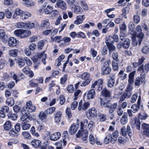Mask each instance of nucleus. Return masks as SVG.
Here are the masks:
<instances>
[{"label": "nucleus", "mask_w": 149, "mask_h": 149, "mask_svg": "<svg viewBox=\"0 0 149 149\" xmlns=\"http://www.w3.org/2000/svg\"><path fill=\"white\" fill-rule=\"evenodd\" d=\"M14 33L16 36L23 38L30 35L31 32L29 30L18 29L15 30L14 32Z\"/></svg>", "instance_id": "1"}, {"label": "nucleus", "mask_w": 149, "mask_h": 149, "mask_svg": "<svg viewBox=\"0 0 149 149\" xmlns=\"http://www.w3.org/2000/svg\"><path fill=\"white\" fill-rule=\"evenodd\" d=\"M110 60H109L105 62L101 68V74L103 75L109 74L111 70V68L109 66Z\"/></svg>", "instance_id": "2"}, {"label": "nucleus", "mask_w": 149, "mask_h": 149, "mask_svg": "<svg viewBox=\"0 0 149 149\" xmlns=\"http://www.w3.org/2000/svg\"><path fill=\"white\" fill-rule=\"evenodd\" d=\"M103 82L102 79H100L97 80L95 81L94 82H92L91 86V88H95L96 86L97 87V90L98 91H101L103 87L102 85Z\"/></svg>", "instance_id": "3"}, {"label": "nucleus", "mask_w": 149, "mask_h": 149, "mask_svg": "<svg viewBox=\"0 0 149 149\" xmlns=\"http://www.w3.org/2000/svg\"><path fill=\"white\" fill-rule=\"evenodd\" d=\"M97 115V110L93 107L89 109L86 113V116L88 118L95 117Z\"/></svg>", "instance_id": "4"}, {"label": "nucleus", "mask_w": 149, "mask_h": 149, "mask_svg": "<svg viewBox=\"0 0 149 149\" xmlns=\"http://www.w3.org/2000/svg\"><path fill=\"white\" fill-rule=\"evenodd\" d=\"M36 110V107L32 104L31 101L29 100L26 102V111L29 113L35 112Z\"/></svg>", "instance_id": "5"}, {"label": "nucleus", "mask_w": 149, "mask_h": 149, "mask_svg": "<svg viewBox=\"0 0 149 149\" xmlns=\"http://www.w3.org/2000/svg\"><path fill=\"white\" fill-rule=\"evenodd\" d=\"M39 58H42V62L43 64L45 65L46 64V54L45 53V52L43 53H41L38 56H34L33 58V60L34 62L37 61L38 59Z\"/></svg>", "instance_id": "6"}, {"label": "nucleus", "mask_w": 149, "mask_h": 149, "mask_svg": "<svg viewBox=\"0 0 149 149\" xmlns=\"http://www.w3.org/2000/svg\"><path fill=\"white\" fill-rule=\"evenodd\" d=\"M82 133L81 132V131L79 130L78 133L77 134L76 136L77 138H79L80 136L84 141H86L88 137V132L87 130H83L82 131Z\"/></svg>", "instance_id": "7"}, {"label": "nucleus", "mask_w": 149, "mask_h": 149, "mask_svg": "<svg viewBox=\"0 0 149 149\" xmlns=\"http://www.w3.org/2000/svg\"><path fill=\"white\" fill-rule=\"evenodd\" d=\"M82 103V101L81 100L79 103L78 107V109L79 110H85L90 106V104L88 102H85L83 104Z\"/></svg>", "instance_id": "8"}, {"label": "nucleus", "mask_w": 149, "mask_h": 149, "mask_svg": "<svg viewBox=\"0 0 149 149\" xmlns=\"http://www.w3.org/2000/svg\"><path fill=\"white\" fill-rule=\"evenodd\" d=\"M135 33L136 36H137L139 38L142 39L144 37V34L142 32V29L140 25H139L136 27Z\"/></svg>", "instance_id": "9"}, {"label": "nucleus", "mask_w": 149, "mask_h": 149, "mask_svg": "<svg viewBox=\"0 0 149 149\" xmlns=\"http://www.w3.org/2000/svg\"><path fill=\"white\" fill-rule=\"evenodd\" d=\"M141 77H138L135 79L134 85L135 86H139L140 85V83H143L145 81L146 75L143 74Z\"/></svg>", "instance_id": "10"}, {"label": "nucleus", "mask_w": 149, "mask_h": 149, "mask_svg": "<svg viewBox=\"0 0 149 149\" xmlns=\"http://www.w3.org/2000/svg\"><path fill=\"white\" fill-rule=\"evenodd\" d=\"M141 128L143 130L144 135L149 137V124L143 123L141 125Z\"/></svg>", "instance_id": "11"}, {"label": "nucleus", "mask_w": 149, "mask_h": 149, "mask_svg": "<svg viewBox=\"0 0 149 149\" xmlns=\"http://www.w3.org/2000/svg\"><path fill=\"white\" fill-rule=\"evenodd\" d=\"M128 27L129 29V33L134 36H136V33L134 31L135 27L133 22H129Z\"/></svg>", "instance_id": "12"}, {"label": "nucleus", "mask_w": 149, "mask_h": 149, "mask_svg": "<svg viewBox=\"0 0 149 149\" xmlns=\"http://www.w3.org/2000/svg\"><path fill=\"white\" fill-rule=\"evenodd\" d=\"M141 96H139L137 104H134L132 106L131 108L133 109V113L136 112L139 108L140 104Z\"/></svg>", "instance_id": "13"}, {"label": "nucleus", "mask_w": 149, "mask_h": 149, "mask_svg": "<svg viewBox=\"0 0 149 149\" xmlns=\"http://www.w3.org/2000/svg\"><path fill=\"white\" fill-rule=\"evenodd\" d=\"M71 9L73 11L77 14H80L83 12L82 8L77 5L72 6Z\"/></svg>", "instance_id": "14"}, {"label": "nucleus", "mask_w": 149, "mask_h": 149, "mask_svg": "<svg viewBox=\"0 0 149 149\" xmlns=\"http://www.w3.org/2000/svg\"><path fill=\"white\" fill-rule=\"evenodd\" d=\"M22 72L24 74L28 75L29 77H32L34 76L33 72L27 66L24 67L22 70Z\"/></svg>", "instance_id": "15"}, {"label": "nucleus", "mask_w": 149, "mask_h": 149, "mask_svg": "<svg viewBox=\"0 0 149 149\" xmlns=\"http://www.w3.org/2000/svg\"><path fill=\"white\" fill-rule=\"evenodd\" d=\"M79 127V125L78 124L72 125L69 130V133L71 134H74L78 130Z\"/></svg>", "instance_id": "16"}, {"label": "nucleus", "mask_w": 149, "mask_h": 149, "mask_svg": "<svg viewBox=\"0 0 149 149\" xmlns=\"http://www.w3.org/2000/svg\"><path fill=\"white\" fill-rule=\"evenodd\" d=\"M8 36L6 34L5 31L2 29H0V39L4 42H6Z\"/></svg>", "instance_id": "17"}, {"label": "nucleus", "mask_w": 149, "mask_h": 149, "mask_svg": "<svg viewBox=\"0 0 149 149\" xmlns=\"http://www.w3.org/2000/svg\"><path fill=\"white\" fill-rule=\"evenodd\" d=\"M57 6L63 10H65L67 8L66 3L61 0H58L56 3Z\"/></svg>", "instance_id": "18"}, {"label": "nucleus", "mask_w": 149, "mask_h": 149, "mask_svg": "<svg viewBox=\"0 0 149 149\" xmlns=\"http://www.w3.org/2000/svg\"><path fill=\"white\" fill-rule=\"evenodd\" d=\"M91 89L89 91L87 95V97L89 100L93 99L95 95V92L94 88H91Z\"/></svg>", "instance_id": "19"}, {"label": "nucleus", "mask_w": 149, "mask_h": 149, "mask_svg": "<svg viewBox=\"0 0 149 149\" xmlns=\"http://www.w3.org/2000/svg\"><path fill=\"white\" fill-rule=\"evenodd\" d=\"M62 116V113L60 111H57L54 114V120L56 123H58L60 122Z\"/></svg>", "instance_id": "20"}, {"label": "nucleus", "mask_w": 149, "mask_h": 149, "mask_svg": "<svg viewBox=\"0 0 149 149\" xmlns=\"http://www.w3.org/2000/svg\"><path fill=\"white\" fill-rule=\"evenodd\" d=\"M31 143L35 148H38L40 146L41 142L39 140L34 139L31 141Z\"/></svg>", "instance_id": "21"}, {"label": "nucleus", "mask_w": 149, "mask_h": 149, "mask_svg": "<svg viewBox=\"0 0 149 149\" xmlns=\"http://www.w3.org/2000/svg\"><path fill=\"white\" fill-rule=\"evenodd\" d=\"M61 136V134L59 132L52 134L50 136V139L52 141H56L59 139Z\"/></svg>", "instance_id": "22"}, {"label": "nucleus", "mask_w": 149, "mask_h": 149, "mask_svg": "<svg viewBox=\"0 0 149 149\" xmlns=\"http://www.w3.org/2000/svg\"><path fill=\"white\" fill-rule=\"evenodd\" d=\"M16 42L15 38L13 37H11L8 40V44L10 47H13L16 46Z\"/></svg>", "instance_id": "23"}, {"label": "nucleus", "mask_w": 149, "mask_h": 149, "mask_svg": "<svg viewBox=\"0 0 149 149\" xmlns=\"http://www.w3.org/2000/svg\"><path fill=\"white\" fill-rule=\"evenodd\" d=\"M84 19V16L83 15L77 16L74 23L77 25H79L82 23Z\"/></svg>", "instance_id": "24"}, {"label": "nucleus", "mask_w": 149, "mask_h": 149, "mask_svg": "<svg viewBox=\"0 0 149 149\" xmlns=\"http://www.w3.org/2000/svg\"><path fill=\"white\" fill-rule=\"evenodd\" d=\"M117 106V102H115L112 104H110V106L109 107V113H112L116 109Z\"/></svg>", "instance_id": "25"}, {"label": "nucleus", "mask_w": 149, "mask_h": 149, "mask_svg": "<svg viewBox=\"0 0 149 149\" xmlns=\"http://www.w3.org/2000/svg\"><path fill=\"white\" fill-rule=\"evenodd\" d=\"M31 16V13L27 11H23L22 15L20 17L21 19L23 20H25Z\"/></svg>", "instance_id": "26"}, {"label": "nucleus", "mask_w": 149, "mask_h": 149, "mask_svg": "<svg viewBox=\"0 0 149 149\" xmlns=\"http://www.w3.org/2000/svg\"><path fill=\"white\" fill-rule=\"evenodd\" d=\"M112 137L111 136V134H109L107 135L104 138V143L106 144H108L109 142H111V143H114L115 142H113L112 141Z\"/></svg>", "instance_id": "27"}, {"label": "nucleus", "mask_w": 149, "mask_h": 149, "mask_svg": "<svg viewBox=\"0 0 149 149\" xmlns=\"http://www.w3.org/2000/svg\"><path fill=\"white\" fill-rule=\"evenodd\" d=\"M130 44V40L129 39L127 38L123 42L122 44V46L124 48L127 49L129 47Z\"/></svg>", "instance_id": "28"}, {"label": "nucleus", "mask_w": 149, "mask_h": 149, "mask_svg": "<svg viewBox=\"0 0 149 149\" xmlns=\"http://www.w3.org/2000/svg\"><path fill=\"white\" fill-rule=\"evenodd\" d=\"M119 132L118 131L115 130L114 132L111 135V136L112 137L113 142H115L116 141L117 138L118 136Z\"/></svg>", "instance_id": "29"}, {"label": "nucleus", "mask_w": 149, "mask_h": 149, "mask_svg": "<svg viewBox=\"0 0 149 149\" xmlns=\"http://www.w3.org/2000/svg\"><path fill=\"white\" fill-rule=\"evenodd\" d=\"M101 94L105 97H109L111 95L110 92L106 88H104L103 89L101 92Z\"/></svg>", "instance_id": "30"}, {"label": "nucleus", "mask_w": 149, "mask_h": 149, "mask_svg": "<svg viewBox=\"0 0 149 149\" xmlns=\"http://www.w3.org/2000/svg\"><path fill=\"white\" fill-rule=\"evenodd\" d=\"M47 3L45 2L44 4L41 7L40 10H39V12L40 14H42L44 13L46 14V11L47 10V7L46 6Z\"/></svg>", "instance_id": "31"}, {"label": "nucleus", "mask_w": 149, "mask_h": 149, "mask_svg": "<svg viewBox=\"0 0 149 149\" xmlns=\"http://www.w3.org/2000/svg\"><path fill=\"white\" fill-rule=\"evenodd\" d=\"M6 103L8 106L10 107L12 106L15 104L14 99L12 97L8 98L6 99Z\"/></svg>", "instance_id": "32"}, {"label": "nucleus", "mask_w": 149, "mask_h": 149, "mask_svg": "<svg viewBox=\"0 0 149 149\" xmlns=\"http://www.w3.org/2000/svg\"><path fill=\"white\" fill-rule=\"evenodd\" d=\"M107 45L113 44V38L112 36H109L106 37L105 41Z\"/></svg>", "instance_id": "33"}, {"label": "nucleus", "mask_w": 149, "mask_h": 149, "mask_svg": "<svg viewBox=\"0 0 149 149\" xmlns=\"http://www.w3.org/2000/svg\"><path fill=\"white\" fill-rule=\"evenodd\" d=\"M11 127V123L9 121H6L4 125V128L6 130H9Z\"/></svg>", "instance_id": "34"}, {"label": "nucleus", "mask_w": 149, "mask_h": 149, "mask_svg": "<svg viewBox=\"0 0 149 149\" xmlns=\"http://www.w3.org/2000/svg\"><path fill=\"white\" fill-rule=\"evenodd\" d=\"M18 50L17 49L10 50L9 51V55L10 56L15 57L17 56Z\"/></svg>", "instance_id": "35"}, {"label": "nucleus", "mask_w": 149, "mask_h": 149, "mask_svg": "<svg viewBox=\"0 0 149 149\" xmlns=\"http://www.w3.org/2000/svg\"><path fill=\"white\" fill-rule=\"evenodd\" d=\"M118 76L121 80H123L126 78L127 74L123 70H121L119 73Z\"/></svg>", "instance_id": "36"}, {"label": "nucleus", "mask_w": 149, "mask_h": 149, "mask_svg": "<svg viewBox=\"0 0 149 149\" xmlns=\"http://www.w3.org/2000/svg\"><path fill=\"white\" fill-rule=\"evenodd\" d=\"M127 115L124 113V115L122 116L120 120L121 123L122 125H124L127 122Z\"/></svg>", "instance_id": "37"}, {"label": "nucleus", "mask_w": 149, "mask_h": 149, "mask_svg": "<svg viewBox=\"0 0 149 149\" xmlns=\"http://www.w3.org/2000/svg\"><path fill=\"white\" fill-rule=\"evenodd\" d=\"M9 76L15 80L16 83H17L18 81L20 80V79H19V78L17 77V76L14 72H11L9 74Z\"/></svg>", "instance_id": "38"}, {"label": "nucleus", "mask_w": 149, "mask_h": 149, "mask_svg": "<svg viewBox=\"0 0 149 149\" xmlns=\"http://www.w3.org/2000/svg\"><path fill=\"white\" fill-rule=\"evenodd\" d=\"M115 80L114 79H112V77L109 79L107 81V86L110 88L113 87L115 84Z\"/></svg>", "instance_id": "39"}, {"label": "nucleus", "mask_w": 149, "mask_h": 149, "mask_svg": "<svg viewBox=\"0 0 149 149\" xmlns=\"http://www.w3.org/2000/svg\"><path fill=\"white\" fill-rule=\"evenodd\" d=\"M26 23L22 22H17L16 23V26L17 28L22 29L24 28L26 29Z\"/></svg>", "instance_id": "40"}, {"label": "nucleus", "mask_w": 149, "mask_h": 149, "mask_svg": "<svg viewBox=\"0 0 149 149\" xmlns=\"http://www.w3.org/2000/svg\"><path fill=\"white\" fill-rule=\"evenodd\" d=\"M56 86L55 84L54 81H52L49 85L48 90L50 91L53 92L54 89L55 88Z\"/></svg>", "instance_id": "41"}, {"label": "nucleus", "mask_w": 149, "mask_h": 149, "mask_svg": "<svg viewBox=\"0 0 149 149\" xmlns=\"http://www.w3.org/2000/svg\"><path fill=\"white\" fill-rule=\"evenodd\" d=\"M74 98L73 99L74 100H76L81 95V91L79 90H75L74 93Z\"/></svg>", "instance_id": "42"}, {"label": "nucleus", "mask_w": 149, "mask_h": 149, "mask_svg": "<svg viewBox=\"0 0 149 149\" xmlns=\"http://www.w3.org/2000/svg\"><path fill=\"white\" fill-rule=\"evenodd\" d=\"M133 37L132 38V44L134 46H136L138 44V40H139V45H140L141 44V39L140 40H137V39L136 38V36H133Z\"/></svg>", "instance_id": "43"}, {"label": "nucleus", "mask_w": 149, "mask_h": 149, "mask_svg": "<svg viewBox=\"0 0 149 149\" xmlns=\"http://www.w3.org/2000/svg\"><path fill=\"white\" fill-rule=\"evenodd\" d=\"M90 74L86 72L84 73L81 75V77L82 79L85 80H91L90 78Z\"/></svg>", "instance_id": "44"}, {"label": "nucleus", "mask_w": 149, "mask_h": 149, "mask_svg": "<svg viewBox=\"0 0 149 149\" xmlns=\"http://www.w3.org/2000/svg\"><path fill=\"white\" fill-rule=\"evenodd\" d=\"M17 63L19 66L22 67L25 65L24 59L21 57L19 58L17 60Z\"/></svg>", "instance_id": "45"}, {"label": "nucleus", "mask_w": 149, "mask_h": 149, "mask_svg": "<svg viewBox=\"0 0 149 149\" xmlns=\"http://www.w3.org/2000/svg\"><path fill=\"white\" fill-rule=\"evenodd\" d=\"M47 112L46 110L44 111H42L40 112V113L39 115V117L42 120H44L46 118V117Z\"/></svg>", "instance_id": "46"}, {"label": "nucleus", "mask_w": 149, "mask_h": 149, "mask_svg": "<svg viewBox=\"0 0 149 149\" xmlns=\"http://www.w3.org/2000/svg\"><path fill=\"white\" fill-rule=\"evenodd\" d=\"M148 117L146 114L144 112H141L140 113L139 115V118L142 120H145Z\"/></svg>", "instance_id": "47"}, {"label": "nucleus", "mask_w": 149, "mask_h": 149, "mask_svg": "<svg viewBox=\"0 0 149 149\" xmlns=\"http://www.w3.org/2000/svg\"><path fill=\"white\" fill-rule=\"evenodd\" d=\"M140 20V17L139 15H136L134 16L133 17V21L134 23L136 24H138L139 23Z\"/></svg>", "instance_id": "48"}, {"label": "nucleus", "mask_w": 149, "mask_h": 149, "mask_svg": "<svg viewBox=\"0 0 149 149\" xmlns=\"http://www.w3.org/2000/svg\"><path fill=\"white\" fill-rule=\"evenodd\" d=\"M55 12V14H57L58 13V11L56 10L55 11H53V8L52 7L49 6H47V14H50L52 12Z\"/></svg>", "instance_id": "49"}, {"label": "nucleus", "mask_w": 149, "mask_h": 149, "mask_svg": "<svg viewBox=\"0 0 149 149\" xmlns=\"http://www.w3.org/2000/svg\"><path fill=\"white\" fill-rule=\"evenodd\" d=\"M5 14L8 19H10L12 17V14L11 12L8 9H6L5 11Z\"/></svg>", "instance_id": "50"}, {"label": "nucleus", "mask_w": 149, "mask_h": 149, "mask_svg": "<svg viewBox=\"0 0 149 149\" xmlns=\"http://www.w3.org/2000/svg\"><path fill=\"white\" fill-rule=\"evenodd\" d=\"M97 116H98L100 120L102 122L105 121L106 119V116L105 114H98Z\"/></svg>", "instance_id": "51"}, {"label": "nucleus", "mask_w": 149, "mask_h": 149, "mask_svg": "<svg viewBox=\"0 0 149 149\" xmlns=\"http://www.w3.org/2000/svg\"><path fill=\"white\" fill-rule=\"evenodd\" d=\"M141 51L144 54H147L149 52V47L147 46H145L142 48Z\"/></svg>", "instance_id": "52"}, {"label": "nucleus", "mask_w": 149, "mask_h": 149, "mask_svg": "<svg viewBox=\"0 0 149 149\" xmlns=\"http://www.w3.org/2000/svg\"><path fill=\"white\" fill-rule=\"evenodd\" d=\"M134 124L136 129L138 130H140L141 128V123L139 119H135L134 120Z\"/></svg>", "instance_id": "53"}, {"label": "nucleus", "mask_w": 149, "mask_h": 149, "mask_svg": "<svg viewBox=\"0 0 149 149\" xmlns=\"http://www.w3.org/2000/svg\"><path fill=\"white\" fill-rule=\"evenodd\" d=\"M89 141L90 143L92 145L95 144V140L92 134H90L89 137Z\"/></svg>", "instance_id": "54"}, {"label": "nucleus", "mask_w": 149, "mask_h": 149, "mask_svg": "<svg viewBox=\"0 0 149 149\" xmlns=\"http://www.w3.org/2000/svg\"><path fill=\"white\" fill-rule=\"evenodd\" d=\"M26 29H32L35 26V24L33 23L29 22L26 23Z\"/></svg>", "instance_id": "55"}, {"label": "nucleus", "mask_w": 149, "mask_h": 149, "mask_svg": "<svg viewBox=\"0 0 149 149\" xmlns=\"http://www.w3.org/2000/svg\"><path fill=\"white\" fill-rule=\"evenodd\" d=\"M24 60L25 61L26 63L28 66H30L32 64V62L31 60L28 57H25L24 58Z\"/></svg>", "instance_id": "56"}, {"label": "nucleus", "mask_w": 149, "mask_h": 149, "mask_svg": "<svg viewBox=\"0 0 149 149\" xmlns=\"http://www.w3.org/2000/svg\"><path fill=\"white\" fill-rule=\"evenodd\" d=\"M126 132L128 135L130 137H132V134L130 126L128 125L126 128Z\"/></svg>", "instance_id": "57"}, {"label": "nucleus", "mask_w": 149, "mask_h": 149, "mask_svg": "<svg viewBox=\"0 0 149 149\" xmlns=\"http://www.w3.org/2000/svg\"><path fill=\"white\" fill-rule=\"evenodd\" d=\"M56 110V108L51 107L47 109V114H50L53 113Z\"/></svg>", "instance_id": "58"}, {"label": "nucleus", "mask_w": 149, "mask_h": 149, "mask_svg": "<svg viewBox=\"0 0 149 149\" xmlns=\"http://www.w3.org/2000/svg\"><path fill=\"white\" fill-rule=\"evenodd\" d=\"M138 95L137 93H134L132 96L131 100V102L132 103H134L136 101L138 97Z\"/></svg>", "instance_id": "59"}, {"label": "nucleus", "mask_w": 149, "mask_h": 149, "mask_svg": "<svg viewBox=\"0 0 149 149\" xmlns=\"http://www.w3.org/2000/svg\"><path fill=\"white\" fill-rule=\"evenodd\" d=\"M67 75L65 74L60 79V83L61 84H63L66 82L67 79Z\"/></svg>", "instance_id": "60"}, {"label": "nucleus", "mask_w": 149, "mask_h": 149, "mask_svg": "<svg viewBox=\"0 0 149 149\" xmlns=\"http://www.w3.org/2000/svg\"><path fill=\"white\" fill-rule=\"evenodd\" d=\"M31 125L29 124L23 123L22 124V128L23 130H26L29 129Z\"/></svg>", "instance_id": "61"}, {"label": "nucleus", "mask_w": 149, "mask_h": 149, "mask_svg": "<svg viewBox=\"0 0 149 149\" xmlns=\"http://www.w3.org/2000/svg\"><path fill=\"white\" fill-rule=\"evenodd\" d=\"M22 134L26 138L30 139L31 138V135L27 131H24L22 132Z\"/></svg>", "instance_id": "62"}, {"label": "nucleus", "mask_w": 149, "mask_h": 149, "mask_svg": "<svg viewBox=\"0 0 149 149\" xmlns=\"http://www.w3.org/2000/svg\"><path fill=\"white\" fill-rule=\"evenodd\" d=\"M95 123L92 121H90L88 122V128L89 130H92L93 127L95 126Z\"/></svg>", "instance_id": "63"}, {"label": "nucleus", "mask_w": 149, "mask_h": 149, "mask_svg": "<svg viewBox=\"0 0 149 149\" xmlns=\"http://www.w3.org/2000/svg\"><path fill=\"white\" fill-rule=\"evenodd\" d=\"M117 111V114L119 116H122L123 113V109L120 106L118 107Z\"/></svg>", "instance_id": "64"}]
</instances>
